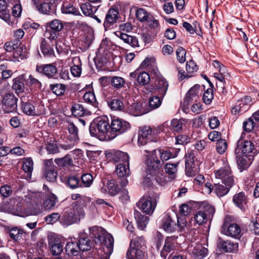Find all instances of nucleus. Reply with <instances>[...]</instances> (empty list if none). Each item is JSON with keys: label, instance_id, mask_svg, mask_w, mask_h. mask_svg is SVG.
<instances>
[{"label": "nucleus", "instance_id": "nucleus-1", "mask_svg": "<svg viewBox=\"0 0 259 259\" xmlns=\"http://www.w3.org/2000/svg\"><path fill=\"white\" fill-rule=\"evenodd\" d=\"M85 200H81L74 202L72 204V208L70 211H66L61 217V223L65 226L78 222L84 218Z\"/></svg>", "mask_w": 259, "mask_h": 259}, {"label": "nucleus", "instance_id": "nucleus-2", "mask_svg": "<svg viewBox=\"0 0 259 259\" xmlns=\"http://www.w3.org/2000/svg\"><path fill=\"white\" fill-rule=\"evenodd\" d=\"M110 130V124L107 116H100L96 118L90 126V134L104 140L106 139Z\"/></svg>", "mask_w": 259, "mask_h": 259}, {"label": "nucleus", "instance_id": "nucleus-3", "mask_svg": "<svg viewBox=\"0 0 259 259\" xmlns=\"http://www.w3.org/2000/svg\"><path fill=\"white\" fill-rule=\"evenodd\" d=\"M144 152L148 153L146 155V174L151 177L154 176L161 168L162 164L156 156L155 149H145Z\"/></svg>", "mask_w": 259, "mask_h": 259}, {"label": "nucleus", "instance_id": "nucleus-4", "mask_svg": "<svg viewBox=\"0 0 259 259\" xmlns=\"http://www.w3.org/2000/svg\"><path fill=\"white\" fill-rule=\"evenodd\" d=\"M222 161L223 167L214 171L215 177L221 180L225 185L233 186L235 184V181L231 167L226 160H223Z\"/></svg>", "mask_w": 259, "mask_h": 259}, {"label": "nucleus", "instance_id": "nucleus-5", "mask_svg": "<svg viewBox=\"0 0 259 259\" xmlns=\"http://www.w3.org/2000/svg\"><path fill=\"white\" fill-rule=\"evenodd\" d=\"M231 217L226 216L221 231L227 236L235 239H240L242 236L241 229L239 225L231 223Z\"/></svg>", "mask_w": 259, "mask_h": 259}, {"label": "nucleus", "instance_id": "nucleus-6", "mask_svg": "<svg viewBox=\"0 0 259 259\" xmlns=\"http://www.w3.org/2000/svg\"><path fill=\"white\" fill-rule=\"evenodd\" d=\"M63 27L62 22L58 19H55L46 24V30L45 33V36L48 39L56 40L58 37V32Z\"/></svg>", "mask_w": 259, "mask_h": 259}, {"label": "nucleus", "instance_id": "nucleus-7", "mask_svg": "<svg viewBox=\"0 0 259 259\" xmlns=\"http://www.w3.org/2000/svg\"><path fill=\"white\" fill-rule=\"evenodd\" d=\"M115 173L118 176V180L119 181L121 187L127 185L128 181L127 177L130 175V163L119 164L117 165Z\"/></svg>", "mask_w": 259, "mask_h": 259}, {"label": "nucleus", "instance_id": "nucleus-8", "mask_svg": "<svg viewBox=\"0 0 259 259\" xmlns=\"http://www.w3.org/2000/svg\"><path fill=\"white\" fill-rule=\"evenodd\" d=\"M3 109L5 112L10 113L15 111L17 107L18 99L12 93H7L2 95Z\"/></svg>", "mask_w": 259, "mask_h": 259}, {"label": "nucleus", "instance_id": "nucleus-9", "mask_svg": "<svg viewBox=\"0 0 259 259\" xmlns=\"http://www.w3.org/2000/svg\"><path fill=\"white\" fill-rule=\"evenodd\" d=\"M33 7L39 13L49 14L55 2V0H31Z\"/></svg>", "mask_w": 259, "mask_h": 259}, {"label": "nucleus", "instance_id": "nucleus-10", "mask_svg": "<svg viewBox=\"0 0 259 259\" xmlns=\"http://www.w3.org/2000/svg\"><path fill=\"white\" fill-rule=\"evenodd\" d=\"M139 207L145 213L150 214L152 213L156 207L157 202L156 197L150 196L142 198L137 204Z\"/></svg>", "mask_w": 259, "mask_h": 259}, {"label": "nucleus", "instance_id": "nucleus-11", "mask_svg": "<svg viewBox=\"0 0 259 259\" xmlns=\"http://www.w3.org/2000/svg\"><path fill=\"white\" fill-rule=\"evenodd\" d=\"M130 128V124L121 119L116 118L112 120L110 128L111 132L116 135L121 134Z\"/></svg>", "mask_w": 259, "mask_h": 259}, {"label": "nucleus", "instance_id": "nucleus-12", "mask_svg": "<svg viewBox=\"0 0 259 259\" xmlns=\"http://www.w3.org/2000/svg\"><path fill=\"white\" fill-rule=\"evenodd\" d=\"M215 212L214 208L211 205H206L205 206L204 210L198 211L194 216V220L199 225L206 223L207 221V218L212 217Z\"/></svg>", "mask_w": 259, "mask_h": 259}, {"label": "nucleus", "instance_id": "nucleus-13", "mask_svg": "<svg viewBox=\"0 0 259 259\" xmlns=\"http://www.w3.org/2000/svg\"><path fill=\"white\" fill-rule=\"evenodd\" d=\"M190 254L197 259L204 258L208 253V249L198 243L192 242L188 247Z\"/></svg>", "mask_w": 259, "mask_h": 259}, {"label": "nucleus", "instance_id": "nucleus-14", "mask_svg": "<svg viewBox=\"0 0 259 259\" xmlns=\"http://www.w3.org/2000/svg\"><path fill=\"white\" fill-rule=\"evenodd\" d=\"M49 245L53 255H57L63 251V244L61 239L56 235L49 236Z\"/></svg>", "mask_w": 259, "mask_h": 259}, {"label": "nucleus", "instance_id": "nucleus-15", "mask_svg": "<svg viewBox=\"0 0 259 259\" xmlns=\"http://www.w3.org/2000/svg\"><path fill=\"white\" fill-rule=\"evenodd\" d=\"M119 18V14L117 9H110L107 12L103 26L105 31L110 28L111 26L116 23Z\"/></svg>", "mask_w": 259, "mask_h": 259}, {"label": "nucleus", "instance_id": "nucleus-16", "mask_svg": "<svg viewBox=\"0 0 259 259\" xmlns=\"http://www.w3.org/2000/svg\"><path fill=\"white\" fill-rule=\"evenodd\" d=\"M178 236H171L167 237L165 239V243L161 251V257L165 258L167 254L173 250L178 244L177 239Z\"/></svg>", "mask_w": 259, "mask_h": 259}, {"label": "nucleus", "instance_id": "nucleus-17", "mask_svg": "<svg viewBox=\"0 0 259 259\" xmlns=\"http://www.w3.org/2000/svg\"><path fill=\"white\" fill-rule=\"evenodd\" d=\"M118 183L120 184V182L118 179H112L108 181L107 184L104 185V186L101 189V191L103 193L107 192L111 196H115L120 190Z\"/></svg>", "mask_w": 259, "mask_h": 259}, {"label": "nucleus", "instance_id": "nucleus-18", "mask_svg": "<svg viewBox=\"0 0 259 259\" xmlns=\"http://www.w3.org/2000/svg\"><path fill=\"white\" fill-rule=\"evenodd\" d=\"M36 70L41 73L49 78H54L57 76V69L56 67L52 64L37 65Z\"/></svg>", "mask_w": 259, "mask_h": 259}, {"label": "nucleus", "instance_id": "nucleus-19", "mask_svg": "<svg viewBox=\"0 0 259 259\" xmlns=\"http://www.w3.org/2000/svg\"><path fill=\"white\" fill-rule=\"evenodd\" d=\"M152 130L150 126H144L139 128L138 144L140 146H144L151 140Z\"/></svg>", "mask_w": 259, "mask_h": 259}, {"label": "nucleus", "instance_id": "nucleus-20", "mask_svg": "<svg viewBox=\"0 0 259 259\" xmlns=\"http://www.w3.org/2000/svg\"><path fill=\"white\" fill-rule=\"evenodd\" d=\"M235 206L242 210L247 208V198L245 193L241 192L235 194L232 199Z\"/></svg>", "mask_w": 259, "mask_h": 259}, {"label": "nucleus", "instance_id": "nucleus-21", "mask_svg": "<svg viewBox=\"0 0 259 259\" xmlns=\"http://www.w3.org/2000/svg\"><path fill=\"white\" fill-rule=\"evenodd\" d=\"M115 34L124 43L134 48L139 47L138 39L136 36L130 35L121 31H116L115 32Z\"/></svg>", "mask_w": 259, "mask_h": 259}, {"label": "nucleus", "instance_id": "nucleus-22", "mask_svg": "<svg viewBox=\"0 0 259 259\" xmlns=\"http://www.w3.org/2000/svg\"><path fill=\"white\" fill-rule=\"evenodd\" d=\"M161 226L164 231L172 232L177 230V224L168 214H165L161 220Z\"/></svg>", "mask_w": 259, "mask_h": 259}, {"label": "nucleus", "instance_id": "nucleus-23", "mask_svg": "<svg viewBox=\"0 0 259 259\" xmlns=\"http://www.w3.org/2000/svg\"><path fill=\"white\" fill-rule=\"evenodd\" d=\"M126 257L127 259H146L147 254L145 250L130 246L126 253Z\"/></svg>", "mask_w": 259, "mask_h": 259}, {"label": "nucleus", "instance_id": "nucleus-24", "mask_svg": "<svg viewBox=\"0 0 259 259\" xmlns=\"http://www.w3.org/2000/svg\"><path fill=\"white\" fill-rule=\"evenodd\" d=\"M254 143L252 141H243L242 139H240L238 141L237 143V149H240L242 150V152L247 155L252 152L254 150Z\"/></svg>", "mask_w": 259, "mask_h": 259}, {"label": "nucleus", "instance_id": "nucleus-25", "mask_svg": "<svg viewBox=\"0 0 259 259\" xmlns=\"http://www.w3.org/2000/svg\"><path fill=\"white\" fill-rule=\"evenodd\" d=\"M55 40L56 49L59 54H63L66 55H74L77 52L75 50H71L70 47L66 46L64 43L60 40Z\"/></svg>", "mask_w": 259, "mask_h": 259}, {"label": "nucleus", "instance_id": "nucleus-26", "mask_svg": "<svg viewBox=\"0 0 259 259\" xmlns=\"http://www.w3.org/2000/svg\"><path fill=\"white\" fill-rule=\"evenodd\" d=\"M46 40L43 39L41 41L40 45V49L42 54L47 57H51L54 56V51L53 48L52 47L53 45V40L52 39H48Z\"/></svg>", "mask_w": 259, "mask_h": 259}, {"label": "nucleus", "instance_id": "nucleus-27", "mask_svg": "<svg viewBox=\"0 0 259 259\" xmlns=\"http://www.w3.org/2000/svg\"><path fill=\"white\" fill-rule=\"evenodd\" d=\"M218 246L226 252L236 251L238 247V243H235L230 240L223 241L221 238L219 239Z\"/></svg>", "mask_w": 259, "mask_h": 259}, {"label": "nucleus", "instance_id": "nucleus-28", "mask_svg": "<svg viewBox=\"0 0 259 259\" xmlns=\"http://www.w3.org/2000/svg\"><path fill=\"white\" fill-rule=\"evenodd\" d=\"M99 240L101 242L103 240L105 242L104 251L106 254V257L109 256L112 252L114 245V239L110 234H107L103 238L101 237H99Z\"/></svg>", "mask_w": 259, "mask_h": 259}, {"label": "nucleus", "instance_id": "nucleus-29", "mask_svg": "<svg viewBox=\"0 0 259 259\" xmlns=\"http://www.w3.org/2000/svg\"><path fill=\"white\" fill-rule=\"evenodd\" d=\"M25 79L24 74L19 75L13 79L12 89L15 91L16 93L19 94L24 92L25 90Z\"/></svg>", "mask_w": 259, "mask_h": 259}, {"label": "nucleus", "instance_id": "nucleus-30", "mask_svg": "<svg viewBox=\"0 0 259 259\" xmlns=\"http://www.w3.org/2000/svg\"><path fill=\"white\" fill-rule=\"evenodd\" d=\"M67 126L69 134L68 136V139L70 142H73V143H77L79 140V137L78 136V131L77 127L74 124L73 122H68Z\"/></svg>", "mask_w": 259, "mask_h": 259}, {"label": "nucleus", "instance_id": "nucleus-31", "mask_svg": "<svg viewBox=\"0 0 259 259\" xmlns=\"http://www.w3.org/2000/svg\"><path fill=\"white\" fill-rule=\"evenodd\" d=\"M21 108L23 112L28 115L38 116L41 114V112L35 109L34 106L29 102H22Z\"/></svg>", "mask_w": 259, "mask_h": 259}, {"label": "nucleus", "instance_id": "nucleus-32", "mask_svg": "<svg viewBox=\"0 0 259 259\" xmlns=\"http://www.w3.org/2000/svg\"><path fill=\"white\" fill-rule=\"evenodd\" d=\"M129 158L127 153L121 151H114L112 157L115 162H120V164L129 163Z\"/></svg>", "mask_w": 259, "mask_h": 259}, {"label": "nucleus", "instance_id": "nucleus-33", "mask_svg": "<svg viewBox=\"0 0 259 259\" xmlns=\"http://www.w3.org/2000/svg\"><path fill=\"white\" fill-rule=\"evenodd\" d=\"M179 162L175 163H167L165 165V170L167 174L169 175V179L172 180L176 178V173L178 170V166Z\"/></svg>", "mask_w": 259, "mask_h": 259}, {"label": "nucleus", "instance_id": "nucleus-34", "mask_svg": "<svg viewBox=\"0 0 259 259\" xmlns=\"http://www.w3.org/2000/svg\"><path fill=\"white\" fill-rule=\"evenodd\" d=\"M135 218L137 223L138 227L141 230H144L149 222V218L143 215L140 212L136 211L135 212Z\"/></svg>", "mask_w": 259, "mask_h": 259}, {"label": "nucleus", "instance_id": "nucleus-35", "mask_svg": "<svg viewBox=\"0 0 259 259\" xmlns=\"http://www.w3.org/2000/svg\"><path fill=\"white\" fill-rule=\"evenodd\" d=\"M67 254L70 256H77L79 254L80 250L77 243L69 242L65 247Z\"/></svg>", "mask_w": 259, "mask_h": 259}, {"label": "nucleus", "instance_id": "nucleus-36", "mask_svg": "<svg viewBox=\"0 0 259 259\" xmlns=\"http://www.w3.org/2000/svg\"><path fill=\"white\" fill-rule=\"evenodd\" d=\"M232 187L228 185L224 186L220 184H215L214 185V191L218 197H221L228 194Z\"/></svg>", "mask_w": 259, "mask_h": 259}, {"label": "nucleus", "instance_id": "nucleus-37", "mask_svg": "<svg viewBox=\"0 0 259 259\" xmlns=\"http://www.w3.org/2000/svg\"><path fill=\"white\" fill-rule=\"evenodd\" d=\"M77 244L79 247V250L82 251H88L91 248V241L84 235L80 236Z\"/></svg>", "mask_w": 259, "mask_h": 259}, {"label": "nucleus", "instance_id": "nucleus-38", "mask_svg": "<svg viewBox=\"0 0 259 259\" xmlns=\"http://www.w3.org/2000/svg\"><path fill=\"white\" fill-rule=\"evenodd\" d=\"M80 8L83 14L87 16H91L94 14L98 10L97 7H93L89 3H85L82 4Z\"/></svg>", "mask_w": 259, "mask_h": 259}, {"label": "nucleus", "instance_id": "nucleus-39", "mask_svg": "<svg viewBox=\"0 0 259 259\" xmlns=\"http://www.w3.org/2000/svg\"><path fill=\"white\" fill-rule=\"evenodd\" d=\"M15 48L14 52H13V56L15 59H18L19 58L23 59L26 58V48L21 45L18 42Z\"/></svg>", "mask_w": 259, "mask_h": 259}, {"label": "nucleus", "instance_id": "nucleus-40", "mask_svg": "<svg viewBox=\"0 0 259 259\" xmlns=\"http://www.w3.org/2000/svg\"><path fill=\"white\" fill-rule=\"evenodd\" d=\"M55 162L58 166L62 167H69L73 165L72 159L68 154L62 158L55 159Z\"/></svg>", "mask_w": 259, "mask_h": 259}, {"label": "nucleus", "instance_id": "nucleus-41", "mask_svg": "<svg viewBox=\"0 0 259 259\" xmlns=\"http://www.w3.org/2000/svg\"><path fill=\"white\" fill-rule=\"evenodd\" d=\"M248 108L241 99L239 100L232 109V113L234 114H239L246 111Z\"/></svg>", "mask_w": 259, "mask_h": 259}, {"label": "nucleus", "instance_id": "nucleus-42", "mask_svg": "<svg viewBox=\"0 0 259 259\" xmlns=\"http://www.w3.org/2000/svg\"><path fill=\"white\" fill-rule=\"evenodd\" d=\"M7 7V4L5 0H0V17L6 21H8L10 18Z\"/></svg>", "mask_w": 259, "mask_h": 259}, {"label": "nucleus", "instance_id": "nucleus-43", "mask_svg": "<svg viewBox=\"0 0 259 259\" xmlns=\"http://www.w3.org/2000/svg\"><path fill=\"white\" fill-rule=\"evenodd\" d=\"M22 168L28 176H31L33 169V161L31 158L29 157L24 159Z\"/></svg>", "mask_w": 259, "mask_h": 259}, {"label": "nucleus", "instance_id": "nucleus-44", "mask_svg": "<svg viewBox=\"0 0 259 259\" xmlns=\"http://www.w3.org/2000/svg\"><path fill=\"white\" fill-rule=\"evenodd\" d=\"M130 245L136 248L146 250L145 240L143 237H138L134 239H132L131 241Z\"/></svg>", "mask_w": 259, "mask_h": 259}, {"label": "nucleus", "instance_id": "nucleus-45", "mask_svg": "<svg viewBox=\"0 0 259 259\" xmlns=\"http://www.w3.org/2000/svg\"><path fill=\"white\" fill-rule=\"evenodd\" d=\"M185 122L183 119H174L170 122L171 131L174 132L179 133L182 131V126Z\"/></svg>", "mask_w": 259, "mask_h": 259}, {"label": "nucleus", "instance_id": "nucleus-46", "mask_svg": "<svg viewBox=\"0 0 259 259\" xmlns=\"http://www.w3.org/2000/svg\"><path fill=\"white\" fill-rule=\"evenodd\" d=\"M71 111L74 116L79 117L85 115L86 112V110L83 107L82 105L77 103H75L72 105Z\"/></svg>", "mask_w": 259, "mask_h": 259}, {"label": "nucleus", "instance_id": "nucleus-47", "mask_svg": "<svg viewBox=\"0 0 259 259\" xmlns=\"http://www.w3.org/2000/svg\"><path fill=\"white\" fill-rule=\"evenodd\" d=\"M136 16L138 20L141 22H146L150 18V14L143 8L138 9Z\"/></svg>", "mask_w": 259, "mask_h": 259}, {"label": "nucleus", "instance_id": "nucleus-48", "mask_svg": "<svg viewBox=\"0 0 259 259\" xmlns=\"http://www.w3.org/2000/svg\"><path fill=\"white\" fill-rule=\"evenodd\" d=\"M62 11L64 14L78 15L80 14L79 11L73 7V5L69 3H65L62 8Z\"/></svg>", "mask_w": 259, "mask_h": 259}, {"label": "nucleus", "instance_id": "nucleus-49", "mask_svg": "<svg viewBox=\"0 0 259 259\" xmlns=\"http://www.w3.org/2000/svg\"><path fill=\"white\" fill-rule=\"evenodd\" d=\"M157 87L161 96L163 97L168 88V83L163 78H159L157 80Z\"/></svg>", "mask_w": 259, "mask_h": 259}, {"label": "nucleus", "instance_id": "nucleus-50", "mask_svg": "<svg viewBox=\"0 0 259 259\" xmlns=\"http://www.w3.org/2000/svg\"><path fill=\"white\" fill-rule=\"evenodd\" d=\"M196 152L192 151H188L185 155V166H191L195 165V162L196 160L195 157Z\"/></svg>", "mask_w": 259, "mask_h": 259}, {"label": "nucleus", "instance_id": "nucleus-51", "mask_svg": "<svg viewBox=\"0 0 259 259\" xmlns=\"http://www.w3.org/2000/svg\"><path fill=\"white\" fill-rule=\"evenodd\" d=\"M200 85H195L192 87L188 92L186 95V98L191 100L194 99L195 101H197L198 98V94L199 93Z\"/></svg>", "mask_w": 259, "mask_h": 259}, {"label": "nucleus", "instance_id": "nucleus-52", "mask_svg": "<svg viewBox=\"0 0 259 259\" xmlns=\"http://www.w3.org/2000/svg\"><path fill=\"white\" fill-rule=\"evenodd\" d=\"M80 187H89L93 182V177L90 174H84L81 177Z\"/></svg>", "mask_w": 259, "mask_h": 259}, {"label": "nucleus", "instance_id": "nucleus-53", "mask_svg": "<svg viewBox=\"0 0 259 259\" xmlns=\"http://www.w3.org/2000/svg\"><path fill=\"white\" fill-rule=\"evenodd\" d=\"M66 183L72 189L80 187L79 178L76 176L72 175L67 177Z\"/></svg>", "mask_w": 259, "mask_h": 259}, {"label": "nucleus", "instance_id": "nucleus-54", "mask_svg": "<svg viewBox=\"0 0 259 259\" xmlns=\"http://www.w3.org/2000/svg\"><path fill=\"white\" fill-rule=\"evenodd\" d=\"M57 200L56 196L53 194H50L44 202V206L47 209H51L55 205Z\"/></svg>", "mask_w": 259, "mask_h": 259}, {"label": "nucleus", "instance_id": "nucleus-55", "mask_svg": "<svg viewBox=\"0 0 259 259\" xmlns=\"http://www.w3.org/2000/svg\"><path fill=\"white\" fill-rule=\"evenodd\" d=\"M137 81L139 84L145 85L150 81L149 74L146 72H141L137 76Z\"/></svg>", "mask_w": 259, "mask_h": 259}, {"label": "nucleus", "instance_id": "nucleus-56", "mask_svg": "<svg viewBox=\"0 0 259 259\" xmlns=\"http://www.w3.org/2000/svg\"><path fill=\"white\" fill-rule=\"evenodd\" d=\"M111 83L113 87L120 89L124 86L125 81L121 77L114 76L111 77Z\"/></svg>", "mask_w": 259, "mask_h": 259}, {"label": "nucleus", "instance_id": "nucleus-57", "mask_svg": "<svg viewBox=\"0 0 259 259\" xmlns=\"http://www.w3.org/2000/svg\"><path fill=\"white\" fill-rule=\"evenodd\" d=\"M50 88L51 89L52 92L56 95L61 96L64 93L66 87L65 85L59 83L51 84Z\"/></svg>", "mask_w": 259, "mask_h": 259}, {"label": "nucleus", "instance_id": "nucleus-58", "mask_svg": "<svg viewBox=\"0 0 259 259\" xmlns=\"http://www.w3.org/2000/svg\"><path fill=\"white\" fill-rule=\"evenodd\" d=\"M160 157L162 161H167L171 158H174L176 154H174L170 150H160Z\"/></svg>", "mask_w": 259, "mask_h": 259}, {"label": "nucleus", "instance_id": "nucleus-59", "mask_svg": "<svg viewBox=\"0 0 259 259\" xmlns=\"http://www.w3.org/2000/svg\"><path fill=\"white\" fill-rule=\"evenodd\" d=\"M154 178L156 182L160 185H164L168 181L165 175L162 171H158L154 176L152 177Z\"/></svg>", "mask_w": 259, "mask_h": 259}, {"label": "nucleus", "instance_id": "nucleus-60", "mask_svg": "<svg viewBox=\"0 0 259 259\" xmlns=\"http://www.w3.org/2000/svg\"><path fill=\"white\" fill-rule=\"evenodd\" d=\"M255 123L252 117L249 118L244 121L243 123V127L244 131L246 132H250L255 126Z\"/></svg>", "mask_w": 259, "mask_h": 259}, {"label": "nucleus", "instance_id": "nucleus-61", "mask_svg": "<svg viewBox=\"0 0 259 259\" xmlns=\"http://www.w3.org/2000/svg\"><path fill=\"white\" fill-rule=\"evenodd\" d=\"M131 112L134 116H140L144 114L146 112L144 111L140 103L133 104L131 106Z\"/></svg>", "mask_w": 259, "mask_h": 259}, {"label": "nucleus", "instance_id": "nucleus-62", "mask_svg": "<svg viewBox=\"0 0 259 259\" xmlns=\"http://www.w3.org/2000/svg\"><path fill=\"white\" fill-rule=\"evenodd\" d=\"M203 101L206 104H210L213 99L212 89H208L204 93Z\"/></svg>", "mask_w": 259, "mask_h": 259}, {"label": "nucleus", "instance_id": "nucleus-63", "mask_svg": "<svg viewBox=\"0 0 259 259\" xmlns=\"http://www.w3.org/2000/svg\"><path fill=\"white\" fill-rule=\"evenodd\" d=\"M161 102V100L159 97L153 96L149 99V106L151 109L157 108L160 106Z\"/></svg>", "mask_w": 259, "mask_h": 259}, {"label": "nucleus", "instance_id": "nucleus-64", "mask_svg": "<svg viewBox=\"0 0 259 259\" xmlns=\"http://www.w3.org/2000/svg\"><path fill=\"white\" fill-rule=\"evenodd\" d=\"M227 148V143L225 140L220 139L216 143V149L218 153L223 154Z\"/></svg>", "mask_w": 259, "mask_h": 259}]
</instances>
